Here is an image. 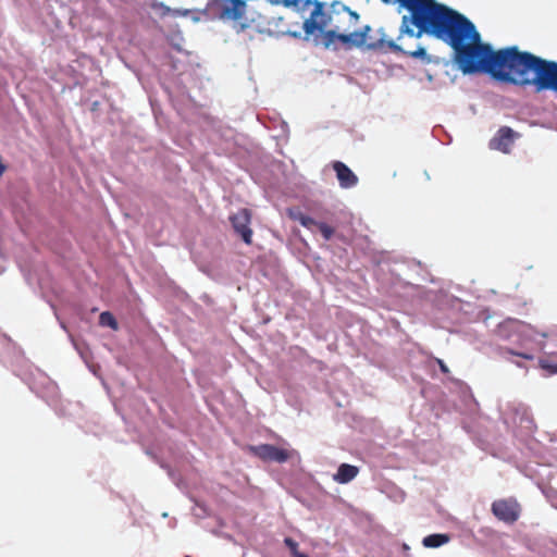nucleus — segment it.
Returning a JSON list of instances; mask_svg holds the SVG:
<instances>
[{
    "mask_svg": "<svg viewBox=\"0 0 557 557\" xmlns=\"http://www.w3.org/2000/svg\"><path fill=\"white\" fill-rule=\"evenodd\" d=\"M318 230L321 232L325 240H330L335 232L332 226L327 225L324 222H320V224H318Z\"/></svg>",
    "mask_w": 557,
    "mask_h": 557,
    "instance_id": "nucleus-13",
    "label": "nucleus"
},
{
    "mask_svg": "<svg viewBox=\"0 0 557 557\" xmlns=\"http://www.w3.org/2000/svg\"><path fill=\"white\" fill-rule=\"evenodd\" d=\"M296 219L299 221V223L302 226H305L306 228H308L310 231H313L314 227L318 228V224H320V222H318L314 219H312L311 216L302 214V213H300Z\"/></svg>",
    "mask_w": 557,
    "mask_h": 557,
    "instance_id": "nucleus-12",
    "label": "nucleus"
},
{
    "mask_svg": "<svg viewBox=\"0 0 557 557\" xmlns=\"http://www.w3.org/2000/svg\"><path fill=\"white\" fill-rule=\"evenodd\" d=\"M249 451L256 457L260 458L265 462H278L283 463L290 457L288 450L276 447L271 444H261L257 446H249Z\"/></svg>",
    "mask_w": 557,
    "mask_h": 557,
    "instance_id": "nucleus-4",
    "label": "nucleus"
},
{
    "mask_svg": "<svg viewBox=\"0 0 557 557\" xmlns=\"http://www.w3.org/2000/svg\"><path fill=\"white\" fill-rule=\"evenodd\" d=\"M405 15L403 18L412 17ZM456 14L463 17L467 22L466 32H456L450 37H438L431 30H423L419 34L420 27L413 23L405 27L401 20L400 34L398 36L399 44L393 40L380 42L368 41L367 34L371 30L370 26H364L361 30L349 34H339L336 30H327L324 35L325 46L329 47L334 41H341L344 45L357 46L367 45L368 48H376L386 46L394 52H401L413 59L430 61L424 47L419 46L414 50L404 48V38H420L423 33L432 35L443 40L454 50V61L463 74L486 73L493 79L515 85L518 87H532L535 92L549 90V60L543 59L529 51H521L517 46L506 47L493 50L491 45L482 42L480 33L475 29L474 24L465 15L453 10Z\"/></svg>",
    "mask_w": 557,
    "mask_h": 557,
    "instance_id": "nucleus-1",
    "label": "nucleus"
},
{
    "mask_svg": "<svg viewBox=\"0 0 557 557\" xmlns=\"http://www.w3.org/2000/svg\"><path fill=\"white\" fill-rule=\"evenodd\" d=\"M284 543L290 549L293 555L298 552V543L296 541H294L292 537H286L284 540Z\"/></svg>",
    "mask_w": 557,
    "mask_h": 557,
    "instance_id": "nucleus-15",
    "label": "nucleus"
},
{
    "mask_svg": "<svg viewBox=\"0 0 557 557\" xmlns=\"http://www.w3.org/2000/svg\"><path fill=\"white\" fill-rule=\"evenodd\" d=\"M436 362L440 367V370L444 373V374H447L449 373V369L448 367L445 364V362L442 360V359H436Z\"/></svg>",
    "mask_w": 557,
    "mask_h": 557,
    "instance_id": "nucleus-19",
    "label": "nucleus"
},
{
    "mask_svg": "<svg viewBox=\"0 0 557 557\" xmlns=\"http://www.w3.org/2000/svg\"><path fill=\"white\" fill-rule=\"evenodd\" d=\"M295 557H309L308 555L306 554H302V553H299L297 552L296 554H294Z\"/></svg>",
    "mask_w": 557,
    "mask_h": 557,
    "instance_id": "nucleus-20",
    "label": "nucleus"
},
{
    "mask_svg": "<svg viewBox=\"0 0 557 557\" xmlns=\"http://www.w3.org/2000/svg\"><path fill=\"white\" fill-rule=\"evenodd\" d=\"M329 21V16L323 12V4L317 2L309 18L304 22V30L307 36L312 35L315 30H322Z\"/></svg>",
    "mask_w": 557,
    "mask_h": 557,
    "instance_id": "nucleus-7",
    "label": "nucleus"
},
{
    "mask_svg": "<svg viewBox=\"0 0 557 557\" xmlns=\"http://www.w3.org/2000/svg\"><path fill=\"white\" fill-rule=\"evenodd\" d=\"M492 513L507 524H513L521 515V506L515 498L494 500L491 506Z\"/></svg>",
    "mask_w": 557,
    "mask_h": 557,
    "instance_id": "nucleus-3",
    "label": "nucleus"
},
{
    "mask_svg": "<svg viewBox=\"0 0 557 557\" xmlns=\"http://www.w3.org/2000/svg\"><path fill=\"white\" fill-rule=\"evenodd\" d=\"M345 10L349 13V16H350V22L356 25L358 20H359V15L354 12V11H350L349 8H345Z\"/></svg>",
    "mask_w": 557,
    "mask_h": 557,
    "instance_id": "nucleus-18",
    "label": "nucleus"
},
{
    "mask_svg": "<svg viewBox=\"0 0 557 557\" xmlns=\"http://www.w3.org/2000/svg\"><path fill=\"white\" fill-rule=\"evenodd\" d=\"M507 351L509 354H511V355L519 356V357H521L523 359H527V360H532L533 359L532 355H529V354H525V352H516L512 349H508Z\"/></svg>",
    "mask_w": 557,
    "mask_h": 557,
    "instance_id": "nucleus-17",
    "label": "nucleus"
},
{
    "mask_svg": "<svg viewBox=\"0 0 557 557\" xmlns=\"http://www.w3.org/2000/svg\"><path fill=\"white\" fill-rule=\"evenodd\" d=\"M450 537L448 534L435 533L425 536L422 541V544L429 548H436L448 543Z\"/></svg>",
    "mask_w": 557,
    "mask_h": 557,
    "instance_id": "nucleus-10",
    "label": "nucleus"
},
{
    "mask_svg": "<svg viewBox=\"0 0 557 557\" xmlns=\"http://www.w3.org/2000/svg\"><path fill=\"white\" fill-rule=\"evenodd\" d=\"M333 170L336 173L341 187L351 188L357 185L358 177L345 163L341 161L333 162Z\"/></svg>",
    "mask_w": 557,
    "mask_h": 557,
    "instance_id": "nucleus-8",
    "label": "nucleus"
},
{
    "mask_svg": "<svg viewBox=\"0 0 557 557\" xmlns=\"http://www.w3.org/2000/svg\"><path fill=\"white\" fill-rule=\"evenodd\" d=\"M358 473V467L348 463H342L338 467L336 474H334V480L341 484H346L352 481Z\"/></svg>",
    "mask_w": 557,
    "mask_h": 557,
    "instance_id": "nucleus-9",
    "label": "nucleus"
},
{
    "mask_svg": "<svg viewBox=\"0 0 557 557\" xmlns=\"http://www.w3.org/2000/svg\"><path fill=\"white\" fill-rule=\"evenodd\" d=\"M300 0H283L285 7H296ZM313 0H306V4H311Z\"/></svg>",
    "mask_w": 557,
    "mask_h": 557,
    "instance_id": "nucleus-16",
    "label": "nucleus"
},
{
    "mask_svg": "<svg viewBox=\"0 0 557 557\" xmlns=\"http://www.w3.org/2000/svg\"><path fill=\"white\" fill-rule=\"evenodd\" d=\"M207 9L223 22H233L238 30L248 27L247 0H210Z\"/></svg>",
    "mask_w": 557,
    "mask_h": 557,
    "instance_id": "nucleus-2",
    "label": "nucleus"
},
{
    "mask_svg": "<svg viewBox=\"0 0 557 557\" xmlns=\"http://www.w3.org/2000/svg\"><path fill=\"white\" fill-rule=\"evenodd\" d=\"M230 221L234 231L242 237L245 244L252 243V230L250 228L251 212L249 209L243 208L232 216Z\"/></svg>",
    "mask_w": 557,
    "mask_h": 557,
    "instance_id": "nucleus-5",
    "label": "nucleus"
},
{
    "mask_svg": "<svg viewBox=\"0 0 557 557\" xmlns=\"http://www.w3.org/2000/svg\"><path fill=\"white\" fill-rule=\"evenodd\" d=\"M540 367L546 370L548 374H557V363H552L547 359H541Z\"/></svg>",
    "mask_w": 557,
    "mask_h": 557,
    "instance_id": "nucleus-14",
    "label": "nucleus"
},
{
    "mask_svg": "<svg viewBox=\"0 0 557 557\" xmlns=\"http://www.w3.org/2000/svg\"><path fill=\"white\" fill-rule=\"evenodd\" d=\"M518 134L508 126H502L490 141V148L509 153L515 138Z\"/></svg>",
    "mask_w": 557,
    "mask_h": 557,
    "instance_id": "nucleus-6",
    "label": "nucleus"
},
{
    "mask_svg": "<svg viewBox=\"0 0 557 557\" xmlns=\"http://www.w3.org/2000/svg\"><path fill=\"white\" fill-rule=\"evenodd\" d=\"M99 323L101 326H108L114 331H116L119 329L116 319L109 311H104V312L100 313Z\"/></svg>",
    "mask_w": 557,
    "mask_h": 557,
    "instance_id": "nucleus-11",
    "label": "nucleus"
}]
</instances>
